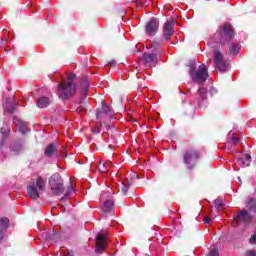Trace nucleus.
<instances>
[{
    "mask_svg": "<svg viewBox=\"0 0 256 256\" xmlns=\"http://www.w3.org/2000/svg\"><path fill=\"white\" fill-rule=\"evenodd\" d=\"M208 256H219V250L217 248L212 249Z\"/></svg>",
    "mask_w": 256,
    "mask_h": 256,
    "instance_id": "bb28decb",
    "label": "nucleus"
},
{
    "mask_svg": "<svg viewBox=\"0 0 256 256\" xmlns=\"http://www.w3.org/2000/svg\"><path fill=\"white\" fill-rule=\"evenodd\" d=\"M143 63L145 67H155L157 65V55L151 52H145L143 54Z\"/></svg>",
    "mask_w": 256,
    "mask_h": 256,
    "instance_id": "9d476101",
    "label": "nucleus"
},
{
    "mask_svg": "<svg viewBox=\"0 0 256 256\" xmlns=\"http://www.w3.org/2000/svg\"><path fill=\"white\" fill-rule=\"evenodd\" d=\"M253 203H255V200L253 198H250L249 201L247 202L246 207L248 209H253Z\"/></svg>",
    "mask_w": 256,
    "mask_h": 256,
    "instance_id": "cd10ccee",
    "label": "nucleus"
},
{
    "mask_svg": "<svg viewBox=\"0 0 256 256\" xmlns=\"http://www.w3.org/2000/svg\"><path fill=\"white\" fill-rule=\"evenodd\" d=\"M235 145H239V133H232L231 139L225 143L224 149L231 151Z\"/></svg>",
    "mask_w": 256,
    "mask_h": 256,
    "instance_id": "4468645a",
    "label": "nucleus"
},
{
    "mask_svg": "<svg viewBox=\"0 0 256 256\" xmlns=\"http://www.w3.org/2000/svg\"><path fill=\"white\" fill-rule=\"evenodd\" d=\"M157 31H159V20L151 19L146 24V34H148L150 37H153L156 35Z\"/></svg>",
    "mask_w": 256,
    "mask_h": 256,
    "instance_id": "9b49d317",
    "label": "nucleus"
},
{
    "mask_svg": "<svg viewBox=\"0 0 256 256\" xmlns=\"http://www.w3.org/2000/svg\"><path fill=\"white\" fill-rule=\"evenodd\" d=\"M114 205L113 200H106L102 204V211H104V213H110V211H113Z\"/></svg>",
    "mask_w": 256,
    "mask_h": 256,
    "instance_id": "6ab92c4d",
    "label": "nucleus"
},
{
    "mask_svg": "<svg viewBox=\"0 0 256 256\" xmlns=\"http://www.w3.org/2000/svg\"><path fill=\"white\" fill-rule=\"evenodd\" d=\"M207 77H209V74L207 73V66L205 65L199 66L198 71H196L195 74H192L193 81L198 83V85L205 83Z\"/></svg>",
    "mask_w": 256,
    "mask_h": 256,
    "instance_id": "0eeeda50",
    "label": "nucleus"
},
{
    "mask_svg": "<svg viewBox=\"0 0 256 256\" xmlns=\"http://www.w3.org/2000/svg\"><path fill=\"white\" fill-rule=\"evenodd\" d=\"M198 159H201V152L197 148L189 147L183 152V161L187 169H195Z\"/></svg>",
    "mask_w": 256,
    "mask_h": 256,
    "instance_id": "7ed1b4c3",
    "label": "nucleus"
},
{
    "mask_svg": "<svg viewBox=\"0 0 256 256\" xmlns=\"http://www.w3.org/2000/svg\"><path fill=\"white\" fill-rule=\"evenodd\" d=\"M5 109L8 111V113H13V111H15V108L13 106H5Z\"/></svg>",
    "mask_w": 256,
    "mask_h": 256,
    "instance_id": "7c9ffc66",
    "label": "nucleus"
},
{
    "mask_svg": "<svg viewBox=\"0 0 256 256\" xmlns=\"http://www.w3.org/2000/svg\"><path fill=\"white\" fill-rule=\"evenodd\" d=\"M230 55H237L241 51V45L239 43H232L229 47Z\"/></svg>",
    "mask_w": 256,
    "mask_h": 256,
    "instance_id": "4be33fe9",
    "label": "nucleus"
},
{
    "mask_svg": "<svg viewBox=\"0 0 256 256\" xmlns=\"http://www.w3.org/2000/svg\"><path fill=\"white\" fill-rule=\"evenodd\" d=\"M71 191H75V184L71 183V188L67 192V195H71Z\"/></svg>",
    "mask_w": 256,
    "mask_h": 256,
    "instance_id": "2f4dec72",
    "label": "nucleus"
},
{
    "mask_svg": "<svg viewBox=\"0 0 256 256\" xmlns=\"http://www.w3.org/2000/svg\"><path fill=\"white\" fill-rule=\"evenodd\" d=\"M50 103L49 98L47 97H41L37 100V107L40 109H45V107H48Z\"/></svg>",
    "mask_w": 256,
    "mask_h": 256,
    "instance_id": "412c9836",
    "label": "nucleus"
},
{
    "mask_svg": "<svg viewBox=\"0 0 256 256\" xmlns=\"http://www.w3.org/2000/svg\"><path fill=\"white\" fill-rule=\"evenodd\" d=\"M197 95L202 101H205V99H207V90L205 88H200Z\"/></svg>",
    "mask_w": 256,
    "mask_h": 256,
    "instance_id": "5701e85b",
    "label": "nucleus"
},
{
    "mask_svg": "<svg viewBox=\"0 0 256 256\" xmlns=\"http://www.w3.org/2000/svg\"><path fill=\"white\" fill-rule=\"evenodd\" d=\"M49 187L51 189L52 195H63L65 193V186L63 185V178L61 174L54 173L49 178Z\"/></svg>",
    "mask_w": 256,
    "mask_h": 256,
    "instance_id": "20e7f679",
    "label": "nucleus"
},
{
    "mask_svg": "<svg viewBox=\"0 0 256 256\" xmlns=\"http://www.w3.org/2000/svg\"><path fill=\"white\" fill-rule=\"evenodd\" d=\"M249 243H250L251 245H255V243H256V231H255L254 234L250 237Z\"/></svg>",
    "mask_w": 256,
    "mask_h": 256,
    "instance_id": "c85d7f7f",
    "label": "nucleus"
},
{
    "mask_svg": "<svg viewBox=\"0 0 256 256\" xmlns=\"http://www.w3.org/2000/svg\"><path fill=\"white\" fill-rule=\"evenodd\" d=\"M7 227H9V219L5 217L0 218V241H3V233L7 231Z\"/></svg>",
    "mask_w": 256,
    "mask_h": 256,
    "instance_id": "dca6fc26",
    "label": "nucleus"
},
{
    "mask_svg": "<svg viewBox=\"0 0 256 256\" xmlns=\"http://www.w3.org/2000/svg\"><path fill=\"white\" fill-rule=\"evenodd\" d=\"M16 123V126L18 127L19 131L21 133H27V130L29 129V125L21 120L14 121Z\"/></svg>",
    "mask_w": 256,
    "mask_h": 256,
    "instance_id": "aec40b11",
    "label": "nucleus"
},
{
    "mask_svg": "<svg viewBox=\"0 0 256 256\" xmlns=\"http://www.w3.org/2000/svg\"><path fill=\"white\" fill-rule=\"evenodd\" d=\"M89 80H82L80 83V87L78 89V92L80 93V96L82 98L87 97L89 95Z\"/></svg>",
    "mask_w": 256,
    "mask_h": 256,
    "instance_id": "2eb2a0df",
    "label": "nucleus"
},
{
    "mask_svg": "<svg viewBox=\"0 0 256 256\" xmlns=\"http://www.w3.org/2000/svg\"><path fill=\"white\" fill-rule=\"evenodd\" d=\"M246 255L247 256H256L255 251H253V250L248 251Z\"/></svg>",
    "mask_w": 256,
    "mask_h": 256,
    "instance_id": "f704fd0d",
    "label": "nucleus"
},
{
    "mask_svg": "<svg viewBox=\"0 0 256 256\" xmlns=\"http://www.w3.org/2000/svg\"><path fill=\"white\" fill-rule=\"evenodd\" d=\"M3 35H4V37L2 38V41H7L8 37H9V31L3 30Z\"/></svg>",
    "mask_w": 256,
    "mask_h": 256,
    "instance_id": "c756f323",
    "label": "nucleus"
},
{
    "mask_svg": "<svg viewBox=\"0 0 256 256\" xmlns=\"http://www.w3.org/2000/svg\"><path fill=\"white\" fill-rule=\"evenodd\" d=\"M121 190L124 194L127 193V191H129V184H127V182H122L121 184Z\"/></svg>",
    "mask_w": 256,
    "mask_h": 256,
    "instance_id": "a878e982",
    "label": "nucleus"
},
{
    "mask_svg": "<svg viewBox=\"0 0 256 256\" xmlns=\"http://www.w3.org/2000/svg\"><path fill=\"white\" fill-rule=\"evenodd\" d=\"M213 59L214 67L218 69V71H221L222 73L229 71V63H227V61L225 60V56L223 55V52H221V50H213Z\"/></svg>",
    "mask_w": 256,
    "mask_h": 256,
    "instance_id": "423d86ee",
    "label": "nucleus"
},
{
    "mask_svg": "<svg viewBox=\"0 0 256 256\" xmlns=\"http://www.w3.org/2000/svg\"><path fill=\"white\" fill-rule=\"evenodd\" d=\"M237 165H239V167H249V165H251V155L245 154L244 157L238 158L236 160V164L233 165L234 171H239V167Z\"/></svg>",
    "mask_w": 256,
    "mask_h": 256,
    "instance_id": "f8f14e48",
    "label": "nucleus"
},
{
    "mask_svg": "<svg viewBox=\"0 0 256 256\" xmlns=\"http://www.w3.org/2000/svg\"><path fill=\"white\" fill-rule=\"evenodd\" d=\"M145 3H146L145 0H137V1H136V4H137V5H140V6L145 5Z\"/></svg>",
    "mask_w": 256,
    "mask_h": 256,
    "instance_id": "72a5a7b5",
    "label": "nucleus"
},
{
    "mask_svg": "<svg viewBox=\"0 0 256 256\" xmlns=\"http://www.w3.org/2000/svg\"><path fill=\"white\" fill-rule=\"evenodd\" d=\"M57 153L58 151L55 144H49L44 151L45 157H53V155H57Z\"/></svg>",
    "mask_w": 256,
    "mask_h": 256,
    "instance_id": "f3484780",
    "label": "nucleus"
},
{
    "mask_svg": "<svg viewBox=\"0 0 256 256\" xmlns=\"http://www.w3.org/2000/svg\"><path fill=\"white\" fill-rule=\"evenodd\" d=\"M111 165H112L111 161L100 162L98 164V171L100 173H109V168L111 167Z\"/></svg>",
    "mask_w": 256,
    "mask_h": 256,
    "instance_id": "a211bd4d",
    "label": "nucleus"
},
{
    "mask_svg": "<svg viewBox=\"0 0 256 256\" xmlns=\"http://www.w3.org/2000/svg\"><path fill=\"white\" fill-rule=\"evenodd\" d=\"M1 132L3 133V128L1 129Z\"/></svg>",
    "mask_w": 256,
    "mask_h": 256,
    "instance_id": "c9c22d12",
    "label": "nucleus"
},
{
    "mask_svg": "<svg viewBox=\"0 0 256 256\" xmlns=\"http://www.w3.org/2000/svg\"><path fill=\"white\" fill-rule=\"evenodd\" d=\"M109 239V234L107 232L99 233L96 237V253H103L107 248V240Z\"/></svg>",
    "mask_w": 256,
    "mask_h": 256,
    "instance_id": "6e6552de",
    "label": "nucleus"
},
{
    "mask_svg": "<svg viewBox=\"0 0 256 256\" xmlns=\"http://www.w3.org/2000/svg\"><path fill=\"white\" fill-rule=\"evenodd\" d=\"M203 223H211V217L205 216L203 219Z\"/></svg>",
    "mask_w": 256,
    "mask_h": 256,
    "instance_id": "473e14b6",
    "label": "nucleus"
},
{
    "mask_svg": "<svg viewBox=\"0 0 256 256\" xmlns=\"http://www.w3.org/2000/svg\"><path fill=\"white\" fill-rule=\"evenodd\" d=\"M101 127H102L101 123L96 124V127L93 126V124H91V128H92L93 133H100Z\"/></svg>",
    "mask_w": 256,
    "mask_h": 256,
    "instance_id": "393cba45",
    "label": "nucleus"
},
{
    "mask_svg": "<svg viewBox=\"0 0 256 256\" xmlns=\"http://www.w3.org/2000/svg\"><path fill=\"white\" fill-rule=\"evenodd\" d=\"M252 219L253 217L249 215L246 210H240L238 213L234 214L233 223H239V221H241L242 223H250Z\"/></svg>",
    "mask_w": 256,
    "mask_h": 256,
    "instance_id": "1a4fd4ad",
    "label": "nucleus"
},
{
    "mask_svg": "<svg viewBox=\"0 0 256 256\" xmlns=\"http://www.w3.org/2000/svg\"><path fill=\"white\" fill-rule=\"evenodd\" d=\"M45 185V179L41 176L37 177L36 186L35 183H32L27 187V193L30 199H39V191H45Z\"/></svg>",
    "mask_w": 256,
    "mask_h": 256,
    "instance_id": "39448f33",
    "label": "nucleus"
},
{
    "mask_svg": "<svg viewBox=\"0 0 256 256\" xmlns=\"http://www.w3.org/2000/svg\"><path fill=\"white\" fill-rule=\"evenodd\" d=\"M77 76L73 73H67L66 78L58 84L57 93L60 99H71L77 93Z\"/></svg>",
    "mask_w": 256,
    "mask_h": 256,
    "instance_id": "f03ea898",
    "label": "nucleus"
},
{
    "mask_svg": "<svg viewBox=\"0 0 256 256\" xmlns=\"http://www.w3.org/2000/svg\"><path fill=\"white\" fill-rule=\"evenodd\" d=\"M175 33V23L166 22L163 26V35L166 41L171 39V36Z\"/></svg>",
    "mask_w": 256,
    "mask_h": 256,
    "instance_id": "ddd939ff",
    "label": "nucleus"
},
{
    "mask_svg": "<svg viewBox=\"0 0 256 256\" xmlns=\"http://www.w3.org/2000/svg\"><path fill=\"white\" fill-rule=\"evenodd\" d=\"M235 38V29L230 23H225L222 26H219L216 33L212 35L209 41V45L217 43L224 47L227 43H230L232 39Z\"/></svg>",
    "mask_w": 256,
    "mask_h": 256,
    "instance_id": "f257e3e1",
    "label": "nucleus"
},
{
    "mask_svg": "<svg viewBox=\"0 0 256 256\" xmlns=\"http://www.w3.org/2000/svg\"><path fill=\"white\" fill-rule=\"evenodd\" d=\"M214 205L218 211H223V200L218 198L214 201Z\"/></svg>",
    "mask_w": 256,
    "mask_h": 256,
    "instance_id": "b1692460",
    "label": "nucleus"
}]
</instances>
